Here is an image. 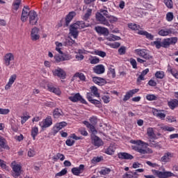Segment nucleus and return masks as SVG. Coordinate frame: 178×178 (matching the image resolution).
Wrapping results in <instances>:
<instances>
[{
    "label": "nucleus",
    "instance_id": "obj_1",
    "mask_svg": "<svg viewBox=\"0 0 178 178\" xmlns=\"http://www.w3.org/2000/svg\"><path fill=\"white\" fill-rule=\"evenodd\" d=\"M130 143L131 144H134V145L131 146L132 149H134V151H136V152H139V154L141 155H145L146 154H154L152 149L148 147H151L152 148H157L158 149H161V148H162V145H161L159 143L152 140H149V143L141 140H131Z\"/></svg>",
    "mask_w": 178,
    "mask_h": 178
},
{
    "label": "nucleus",
    "instance_id": "obj_2",
    "mask_svg": "<svg viewBox=\"0 0 178 178\" xmlns=\"http://www.w3.org/2000/svg\"><path fill=\"white\" fill-rule=\"evenodd\" d=\"M29 17V24L31 26H35L38 22V14L35 10H30L29 6H24L22 9L21 20L23 23L27 22V19Z\"/></svg>",
    "mask_w": 178,
    "mask_h": 178
},
{
    "label": "nucleus",
    "instance_id": "obj_3",
    "mask_svg": "<svg viewBox=\"0 0 178 178\" xmlns=\"http://www.w3.org/2000/svg\"><path fill=\"white\" fill-rule=\"evenodd\" d=\"M108 13V10L100 9L95 15L97 22H99L100 24L109 27L111 24H109V21L106 19V18L108 19L109 17Z\"/></svg>",
    "mask_w": 178,
    "mask_h": 178
},
{
    "label": "nucleus",
    "instance_id": "obj_4",
    "mask_svg": "<svg viewBox=\"0 0 178 178\" xmlns=\"http://www.w3.org/2000/svg\"><path fill=\"white\" fill-rule=\"evenodd\" d=\"M134 54L138 55V56H140V58L145 59V60H151L153 58L152 56L149 54V51L144 49H136L134 51Z\"/></svg>",
    "mask_w": 178,
    "mask_h": 178
},
{
    "label": "nucleus",
    "instance_id": "obj_5",
    "mask_svg": "<svg viewBox=\"0 0 178 178\" xmlns=\"http://www.w3.org/2000/svg\"><path fill=\"white\" fill-rule=\"evenodd\" d=\"M152 173L154 174L159 178H168V177H175V174L170 171H159L156 170H152Z\"/></svg>",
    "mask_w": 178,
    "mask_h": 178
},
{
    "label": "nucleus",
    "instance_id": "obj_6",
    "mask_svg": "<svg viewBox=\"0 0 178 178\" xmlns=\"http://www.w3.org/2000/svg\"><path fill=\"white\" fill-rule=\"evenodd\" d=\"M12 169L14 172L13 174V177H19L22 175V165L20 164H17L16 161H13L11 163Z\"/></svg>",
    "mask_w": 178,
    "mask_h": 178
},
{
    "label": "nucleus",
    "instance_id": "obj_7",
    "mask_svg": "<svg viewBox=\"0 0 178 178\" xmlns=\"http://www.w3.org/2000/svg\"><path fill=\"white\" fill-rule=\"evenodd\" d=\"M68 99L70 101H72V102H79V101H80L81 104H85L87 105V102L83 98V97H81L80 93L72 95V96L69 97Z\"/></svg>",
    "mask_w": 178,
    "mask_h": 178
},
{
    "label": "nucleus",
    "instance_id": "obj_8",
    "mask_svg": "<svg viewBox=\"0 0 178 178\" xmlns=\"http://www.w3.org/2000/svg\"><path fill=\"white\" fill-rule=\"evenodd\" d=\"M176 42H177V38L164 39L162 41V47L163 48H168V47H170L172 44H176Z\"/></svg>",
    "mask_w": 178,
    "mask_h": 178
},
{
    "label": "nucleus",
    "instance_id": "obj_9",
    "mask_svg": "<svg viewBox=\"0 0 178 178\" xmlns=\"http://www.w3.org/2000/svg\"><path fill=\"white\" fill-rule=\"evenodd\" d=\"M92 140V144L95 145V147H97V148H99V147H102L104 145V141L99 137L92 135L91 136Z\"/></svg>",
    "mask_w": 178,
    "mask_h": 178
},
{
    "label": "nucleus",
    "instance_id": "obj_10",
    "mask_svg": "<svg viewBox=\"0 0 178 178\" xmlns=\"http://www.w3.org/2000/svg\"><path fill=\"white\" fill-rule=\"evenodd\" d=\"M94 94L91 92L86 94V98L89 102H90V104H93V105H95L96 106H99L98 105H101V100L94 99Z\"/></svg>",
    "mask_w": 178,
    "mask_h": 178
},
{
    "label": "nucleus",
    "instance_id": "obj_11",
    "mask_svg": "<svg viewBox=\"0 0 178 178\" xmlns=\"http://www.w3.org/2000/svg\"><path fill=\"white\" fill-rule=\"evenodd\" d=\"M3 60L4 65H6V66H10V62H12V60H15V56L12 53L6 54L4 56Z\"/></svg>",
    "mask_w": 178,
    "mask_h": 178
},
{
    "label": "nucleus",
    "instance_id": "obj_12",
    "mask_svg": "<svg viewBox=\"0 0 178 178\" xmlns=\"http://www.w3.org/2000/svg\"><path fill=\"white\" fill-rule=\"evenodd\" d=\"M38 31H40V29H38L37 27L32 29L31 32V38L32 41H37V40H40V35L38 34Z\"/></svg>",
    "mask_w": 178,
    "mask_h": 178
},
{
    "label": "nucleus",
    "instance_id": "obj_13",
    "mask_svg": "<svg viewBox=\"0 0 178 178\" xmlns=\"http://www.w3.org/2000/svg\"><path fill=\"white\" fill-rule=\"evenodd\" d=\"M52 124V119L51 118H47L42 122H40V126L44 130V129H47Z\"/></svg>",
    "mask_w": 178,
    "mask_h": 178
},
{
    "label": "nucleus",
    "instance_id": "obj_14",
    "mask_svg": "<svg viewBox=\"0 0 178 178\" xmlns=\"http://www.w3.org/2000/svg\"><path fill=\"white\" fill-rule=\"evenodd\" d=\"M79 28L77 27V24H73L70 26V34L72 35L74 38H77L79 37Z\"/></svg>",
    "mask_w": 178,
    "mask_h": 178
},
{
    "label": "nucleus",
    "instance_id": "obj_15",
    "mask_svg": "<svg viewBox=\"0 0 178 178\" xmlns=\"http://www.w3.org/2000/svg\"><path fill=\"white\" fill-rule=\"evenodd\" d=\"M174 154L172 152H165L164 155L161 158V162H163L164 163H167V162H170V159L173 158Z\"/></svg>",
    "mask_w": 178,
    "mask_h": 178
},
{
    "label": "nucleus",
    "instance_id": "obj_16",
    "mask_svg": "<svg viewBox=\"0 0 178 178\" xmlns=\"http://www.w3.org/2000/svg\"><path fill=\"white\" fill-rule=\"evenodd\" d=\"M138 91H140V89H133L127 92L126 95L124 96L123 101H124V102L129 101V99H130L134 94H137Z\"/></svg>",
    "mask_w": 178,
    "mask_h": 178
},
{
    "label": "nucleus",
    "instance_id": "obj_17",
    "mask_svg": "<svg viewBox=\"0 0 178 178\" xmlns=\"http://www.w3.org/2000/svg\"><path fill=\"white\" fill-rule=\"evenodd\" d=\"M53 74L54 76L60 77V79H66V72L61 68H58L57 70H55L54 71H53Z\"/></svg>",
    "mask_w": 178,
    "mask_h": 178
},
{
    "label": "nucleus",
    "instance_id": "obj_18",
    "mask_svg": "<svg viewBox=\"0 0 178 178\" xmlns=\"http://www.w3.org/2000/svg\"><path fill=\"white\" fill-rule=\"evenodd\" d=\"M83 172H84V165L83 164H81L79 168H73L72 169V173H73L74 176H79Z\"/></svg>",
    "mask_w": 178,
    "mask_h": 178
},
{
    "label": "nucleus",
    "instance_id": "obj_19",
    "mask_svg": "<svg viewBox=\"0 0 178 178\" xmlns=\"http://www.w3.org/2000/svg\"><path fill=\"white\" fill-rule=\"evenodd\" d=\"M16 79H17V75L16 74H13L10 77L8 83L5 86V90L6 91H8V90H10V87H12V85L15 83Z\"/></svg>",
    "mask_w": 178,
    "mask_h": 178
},
{
    "label": "nucleus",
    "instance_id": "obj_20",
    "mask_svg": "<svg viewBox=\"0 0 178 178\" xmlns=\"http://www.w3.org/2000/svg\"><path fill=\"white\" fill-rule=\"evenodd\" d=\"M94 73L96 74H102L105 73V67L103 65H98L93 67Z\"/></svg>",
    "mask_w": 178,
    "mask_h": 178
},
{
    "label": "nucleus",
    "instance_id": "obj_21",
    "mask_svg": "<svg viewBox=\"0 0 178 178\" xmlns=\"http://www.w3.org/2000/svg\"><path fill=\"white\" fill-rule=\"evenodd\" d=\"M153 114L156 118H159V119H161V120H165V118H166V114L163 113L161 110L154 109Z\"/></svg>",
    "mask_w": 178,
    "mask_h": 178
},
{
    "label": "nucleus",
    "instance_id": "obj_22",
    "mask_svg": "<svg viewBox=\"0 0 178 178\" xmlns=\"http://www.w3.org/2000/svg\"><path fill=\"white\" fill-rule=\"evenodd\" d=\"M95 31L98 34H102L103 35H108V34H109V31L105 27L96 26Z\"/></svg>",
    "mask_w": 178,
    "mask_h": 178
},
{
    "label": "nucleus",
    "instance_id": "obj_23",
    "mask_svg": "<svg viewBox=\"0 0 178 178\" xmlns=\"http://www.w3.org/2000/svg\"><path fill=\"white\" fill-rule=\"evenodd\" d=\"M118 158H119V159L131 160V159H134V156H133V155H131L129 153L120 152V153H118Z\"/></svg>",
    "mask_w": 178,
    "mask_h": 178
},
{
    "label": "nucleus",
    "instance_id": "obj_24",
    "mask_svg": "<svg viewBox=\"0 0 178 178\" xmlns=\"http://www.w3.org/2000/svg\"><path fill=\"white\" fill-rule=\"evenodd\" d=\"M74 16H76V13L74 11L70 12L65 17V26L67 27V26L70 24V22H72V20H73V17H74Z\"/></svg>",
    "mask_w": 178,
    "mask_h": 178
},
{
    "label": "nucleus",
    "instance_id": "obj_25",
    "mask_svg": "<svg viewBox=\"0 0 178 178\" xmlns=\"http://www.w3.org/2000/svg\"><path fill=\"white\" fill-rule=\"evenodd\" d=\"M147 134L151 140L156 138V134H155V131H154V128L152 127H149L147 129Z\"/></svg>",
    "mask_w": 178,
    "mask_h": 178
},
{
    "label": "nucleus",
    "instance_id": "obj_26",
    "mask_svg": "<svg viewBox=\"0 0 178 178\" xmlns=\"http://www.w3.org/2000/svg\"><path fill=\"white\" fill-rule=\"evenodd\" d=\"M92 81H94L95 84H98V86H104V84L106 83L104 79L97 76L92 78Z\"/></svg>",
    "mask_w": 178,
    "mask_h": 178
},
{
    "label": "nucleus",
    "instance_id": "obj_27",
    "mask_svg": "<svg viewBox=\"0 0 178 178\" xmlns=\"http://www.w3.org/2000/svg\"><path fill=\"white\" fill-rule=\"evenodd\" d=\"M138 34L140 35H145L146 38H147V40H150L151 41L154 40V35L145 31H138Z\"/></svg>",
    "mask_w": 178,
    "mask_h": 178
},
{
    "label": "nucleus",
    "instance_id": "obj_28",
    "mask_svg": "<svg viewBox=\"0 0 178 178\" xmlns=\"http://www.w3.org/2000/svg\"><path fill=\"white\" fill-rule=\"evenodd\" d=\"M65 126H67V123L65 122H61L56 124L54 130L56 131V133H58L59 130H61V129H63V127H65Z\"/></svg>",
    "mask_w": 178,
    "mask_h": 178
},
{
    "label": "nucleus",
    "instance_id": "obj_29",
    "mask_svg": "<svg viewBox=\"0 0 178 178\" xmlns=\"http://www.w3.org/2000/svg\"><path fill=\"white\" fill-rule=\"evenodd\" d=\"M96 0H84L85 6H83V10H86L87 8H92L94 9V3L92 2H95Z\"/></svg>",
    "mask_w": 178,
    "mask_h": 178
},
{
    "label": "nucleus",
    "instance_id": "obj_30",
    "mask_svg": "<svg viewBox=\"0 0 178 178\" xmlns=\"http://www.w3.org/2000/svg\"><path fill=\"white\" fill-rule=\"evenodd\" d=\"M168 106L170 108V109H175V108H177L178 106V100L176 99H172L170 102H168Z\"/></svg>",
    "mask_w": 178,
    "mask_h": 178
},
{
    "label": "nucleus",
    "instance_id": "obj_31",
    "mask_svg": "<svg viewBox=\"0 0 178 178\" xmlns=\"http://www.w3.org/2000/svg\"><path fill=\"white\" fill-rule=\"evenodd\" d=\"M122 178H138V175L136 172H129L125 173L122 176Z\"/></svg>",
    "mask_w": 178,
    "mask_h": 178
},
{
    "label": "nucleus",
    "instance_id": "obj_32",
    "mask_svg": "<svg viewBox=\"0 0 178 178\" xmlns=\"http://www.w3.org/2000/svg\"><path fill=\"white\" fill-rule=\"evenodd\" d=\"M86 9H87L86 13L82 17L83 20H88V19H90V17L92 13V9H93L92 8H87Z\"/></svg>",
    "mask_w": 178,
    "mask_h": 178
},
{
    "label": "nucleus",
    "instance_id": "obj_33",
    "mask_svg": "<svg viewBox=\"0 0 178 178\" xmlns=\"http://www.w3.org/2000/svg\"><path fill=\"white\" fill-rule=\"evenodd\" d=\"M159 35H161L163 37L169 35V34H172V29H161L159 31Z\"/></svg>",
    "mask_w": 178,
    "mask_h": 178
},
{
    "label": "nucleus",
    "instance_id": "obj_34",
    "mask_svg": "<svg viewBox=\"0 0 178 178\" xmlns=\"http://www.w3.org/2000/svg\"><path fill=\"white\" fill-rule=\"evenodd\" d=\"M20 5H22V0H15L13 3V10H18Z\"/></svg>",
    "mask_w": 178,
    "mask_h": 178
},
{
    "label": "nucleus",
    "instance_id": "obj_35",
    "mask_svg": "<svg viewBox=\"0 0 178 178\" xmlns=\"http://www.w3.org/2000/svg\"><path fill=\"white\" fill-rule=\"evenodd\" d=\"M47 87L48 90H50L51 92H54V94H56V95H60V90L56 88L51 85H48Z\"/></svg>",
    "mask_w": 178,
    "mask_h": 178
},
{
    "label": "nucleus",
    "instance_id": "obj_36",
    "mask_svg": "<svg viewBox=\"0 0 178 178\" xmlns=\"http://www.w3.org/2000/svg\"><path fill=\"white\" fill-rule=\"evenodd\" d=\"M77 25L78 29H86V27H89L90 24H86V22L83 21H79L75 23Z\"/></svg>",
    "mask_w": 178,
    "mask_h": 178
},
{
    "label": "nucleus",
    "instance_id": "obj_37",
    "mask_svg": "<svg viewBox=\"0 0 178 178\" xmlns=\"http://www.w3.org/2000/svg\"><path fill=\"white\" fill-rule=\"evenodd\" d=\"M53 161L56 162L60 159V161H65V155L60 154V153H57L56 156H53L52 158Z\"/></svg>",
    "mask_w": 178,
    "mask_h": 178
},
{
    "label": "nucleus",
    "instance_id": "obj_38",
    "mask_svg": "<svg viewBox=\"0 0 178 178\" xmlns=\"http://www.w3.org/2000/svg\"><path fill=\"white\" fill-rule=\"evenodd\" d=\"M0 147L4 148V149H9V146L6 145V140L2 138V136H0Z\"/></svg>",
    "mask_w": 178,
    "mask_h": 178
},
{
    "label": "nucleus",
    "instance_id": "obj_39",
    "mask_svg": "<svg viewBox=\"0 0 178 178\" xmlns=\"http://www.w3.org/2000/svg\"><path fill=\"white\" fill-rule=\"evenodd\" d=\"M115 147L113 145H110L105 151L106 154L108 155H113V152H115Z\"/></svg>",
    "mask_w": 178,
    "mask_h": 178
},
{
    "label": "nucleus",
    "instance_id": "obj_40",
    "mask_svg": "<svg viewBox=\"0 0 178 178\" xmlns=\"http://www.w3.org/2000/svg\"><path fill=\"white\" fill-rule=\"evenodd\" d=\"M38 135V127H33L31 129V136L33 137V140H35V137Z\"/></svg>",
    "mask_w": 178,
    "mask_h": 178
},
{
    "label": "nucleus",
    "instance_id": "obj_41",
    "mask_svg": "<svg viewBox=\"0 0 178 178\" xmlns=\"http://www.w3.org/2000/svg\"><path fill=\"white\" fill-rule=\"evenodd\" d=\"M163 2L168 9H173V1L172 0H163Z\"/></svg>",
    "mask_w": 178,
    "mask_h": 178
},
{
    "label": "nucleus",
    "instance_id": "obj_42",
    "mask_svg": "<svg viewBox=\"0 0 178 178\" xmlns=\"http://www.w3.org/2000/svg\"><path fill=\"white\" fill-rule=\"evenodd\" d=\"M91 92L95 95V97H97V98H99V94L98 93V88L95 86H92L90 88Z\"/></svg>",
    "mask_w": 178,
    "mask_h": 178
},
{
    "label": "nucleus",
    "instance_id": "obj_43",
    "mask_svg": "<svg viewBox=\"0 0 178 178\" xmlns=\"http://www.w3.org/2000/svg\"><path fill=\"white\" fill-rule=\"evenodd\" d=\"M129 29L131 30L137 31L140 30V25H137L136 24H128Z\"/></svg>",
    "mask_w": 178,
    "mask_h": 178
},
{
    "label": "nucleus",
    "instance_id": "obj_44",
    "mask_svg": "<svg viewBox=\"0 0 178 178\" xmlns=\"http://www.w3.org/2000/svg\"><path fill=\"white\" fill-rule=\"evenodd\" d=\"M107 40L108 41H119V40H120V37L112 34L110 37L107 38Z\"/></svg>",
    "mask_w": 178,
    "mask_h": 178
},
{
    "label": "nucleus",
    "instance_id": "obj_45",
    "mask_svg": "<svg viewBox=\"0 0 178 178\" xmlns=\"http://www.w3.org/2000/svg\"><path fill=\"white\" fill-rule=\"evenodd\" d=\"M95 54L101 56V58H105V56H106V53L105 51L99 50L95 51Z\"/></svg>",
    "mask_w": 178,
    "mask_h": 178
},
{
    "label": "nucleus",
    "instance_id": "obj_46",
    "mask_svg": "<svg viewBox=\"0 0 178 178\" xmlns=\"http://www.w3.org/2000/svg\"><path fill=\"white\" fill-rule=\"evenodd\" d=\"M55 59L56 62H61V60H69L70 59V56H67V58H63V57L60 56H55Z\"/></svg>",
    "mask_w": 178,
    "mask_h": 178
},
{
    "label": "nucleus",
    "instance_id": "obj_47",
    "mask_svg": "<svg viewBox=\"0 0 178 178\" xmlns=\"http://www.w3.org/2000/svg\"><path fill=\"white\" fill-rule=\"evenodd\" d=\"M62 115V110H59L58 108H56L54 111V117L55 118H59Z\"/></svg>",
    "mask_w": 178,
    "mask_h": 178
},
{
    "label": "nucleus",
    "instance_id": "obj_48",
    "mask_svg": "<svg viewBox=\"0 0 178 178\" xmlns=\"http://www.w3.org/2000/svg\"><path fill=\"white\" fill-rule=\"evenodd\" d=\"M175 17V15H173V13L169 12L166 14V20L168 22H172Z\"/></svg>",
    "mask_w": 178,
    "mask_h": 178
},
{
    "label": "nucleus",
    "instance_id": "obj_49",
    "mask_svg": "<svg viewBox=\"0 0 178 178\" xmlns=\"http://www.w3.org/2000/svg\"><path fill=\"white\" fill-rule=\"evenodd\" d=\"M161 129H162V130H164V131H175V128L166 125L161 126Z\"/></svg>",
    "mask_w": 178,
    "mask_h": 178
},
{
    "label": "nucleus",
    "instance_id": "obj_50",
    "mask_svg": "<svg viewBox=\"0 0 178 178\" xmlns=\"http://www.w3.org/2000/svg\"><path fill=\"white\" fill-rule=\"evenodd\" d=\"M99 173L101 175H103L104 176H106V175H109V173H111V169L110 168H104L99 171Z\"/></svg>",
    "mask_w": 178,
    "mask_h": 178
},
{
    "label": "nucleus",
    "instance_id": "obj_51",
    "mask_svg": "<svg viewBox=\"0 0 178 178\" xmlns=\"http://www.w3.org/2000/svg\"><path fill=\"white\" fill-rule=\"evenodd\" d=\"M74 77H79L80 80H82L83 81L86 80V76H84V74L83 73L77 72L74 74Z\"/></svg>",
    "mask_w": 178,
    "mask_h": 178
},
{
    "label": "nucleus",
    "instance_id": "obj_52",
    "mask_svg": "<svg viewBox=\"0 0 178 178\" xmlns=\"http://www.w3.org/2000/svg\"><path fill=\"white\" fill-rule=\"evenodd\" d=\"M75 42H76L74 40H73L72 39H70V38H67L65 41V45H68L70 47H72V45H73V44H74Z\"/></svg>",
    "mask_w": 178,
    "mask_h": 178
},
{
    "label": "nucleus",
    "instance_id": "obj_53",
    "mask_svg": "<svg viewBox=\"0 0 178 178\" xmlns=\"http://www.w3.org/2000/svg\"><path fill=\"white\" fill-rule=\"evenodd\" d=\"M156 79H163L165 76L163 72L158 71L155 74Z\"/></svg>",
    "mask_w": 178,
    "mask_h": 178
},
{
    "label": "nucleus",
    "instance_id": "obj_54",
    "mask_svg": "<svg viewBox=\"0 0 178 178\" xmlns=\"http://www.w3.org/2000/svg\"><path fill=\"white\" fill-rule=\"evenodd\" d=\"M107 19H109L110 23H116V22H118V17L113 15H108V17H107Z\"/></svg>",
    "mask_w": 178,
    "mask_h": 178
},
{
    "label": "nucleus",
    "instance_id": "obj_55",
    "mask_svg": "<svg viewBox=\"0 0 178 178\" xmlns=\"http://www.w3.org/2000/svg\"><path fill=\"white\" fill-rule=\"evenodd\" d=\"M146 99L147 101H155L156 99V96H155V95H147Z\"/></svg>",
    "mask_w": 178,
    "mask_h": 178
},
{
    "label": "nucleus",
    "instance_id": "obj_56",
    "mask_svg": "<svg viewBox=\"0 0 178 178\" xmlns=\"http://www.w3.org/2000/svg\"><path fill=\"white\" fill-rule=\"evenodd\" d=\"M130 63L134 69H137V61H136V59L133 58H130Z\"/></svg>",
    "mask_w": 178,
    "mask_h": 178
},
{
    "label": "nucleus",
    "instance_id": "obj_57",
    "mask_svg": "<svg viewBox=\"0 0 178 178\" xmlns=\"http://www.w3.org/2000/svg\"><path fill=\"white\" fill-rule=\"evenodd\" d=\"M66 173H67V170L63 169L60 172H58L57 174H56V177L65 176V175H66Z\"/></svg>",
    "mask_w": 178,
    "mask_h": 178
},
{
    "label": "nucleus",
    "instance_id": "obj_58",
    "mask_svg": "<svg viewBox=\"0 0 178 178\" xmlns=\"http://www.w3.org/2000/svg\"><path fill=\"white\" fill-rule=\"evenodd\" d=\"M10 111L8 108H0V115H8Z\"/></svg>",
    "mask_w": 178,
    "mask_h": 178
},
{
    "label": "nucleus",
    "instance_id": "obj_59",
    "mask_svg": "<svg viewBox=\"0 0 178 178\" xmlns=\"http://www.w3.org/2000/svg\"><path fill=\"white\" fill-rule=\"evenodd\" d=\"M153 43L154 45H155L156 48H157V49H159V48L162 47V42H161V40L154 41L153 42Z\"/></svg>",
    "mask_w": 178,
    "mask_h": 178
},
{
    "label": "nucleus",
    "instance_id": "obj_60",
    "mask_svg": "<svg viewBox=\"0 0 178 178\" xmlns=\"http://www.w3.org/2000/svg\"><path fill=\"white\" fill-rule=\"evenodd\" d=\"M109 74H111V77L113 79H115V77H116V73L115 72V68L110 67V69H109Z\"/></svg>",
    "mask_w": 178,
    "mask_h": 178
},
{
    "label": "nucleus",
    "instance_id": "obj_61",
    "mask_svg": "<svg viewBox=\"0 0 178 178\" xmlns=\"http://www.w3.org/2000/svg\"><path fill=\"white\" fill-rule=\"evenodd\" d=\"M91 65H97V63H99V58L95 57L90 60Z\"/></svg>",
    "mask_w": 178,
    "mask_h": 178
},
{
    "label": "nucleus",
    "instance_id": "obj_62",
    "mask_svg": "<svg viewBox=\"0 0 178 178\" xmlns=\"http://www.w3.org/2000/svg\"><path fill=\"white\" fill-rule=\"evenodd\" d=\"M118 52H119L120 55H124L126 54V47H121L118 49Z\"/></svg>",
    "mask_w": 178,
    "mask_h": 178
},
{
    "label": "nucleus",
    "instance_id": "obj_63",
    "mask_svg": "<svg viewBox=\"0 0 178 178\" xmlns=\"http://www.w3.org/2000/svg\"><path fill=\"white\" fill-rule=\"evenodd\" d=\"M65 144L68 145V147H72L74 144V140L67 139L65 142Z\"/></svg>",
    "mask_w": 178,
    "mask_h": 178
},
{
    "label": "nucleus",
    "instance_id": "obj_64",
    "mask_svg": "<svg viewBox=\"0 0 178 178\" xmlns=\"http://www.w3.org/2000/svg\"><path fill=\"white\" fill-rule=\"evenodd\" d=\"M34 155H35V151L31 149H29L28 152V156H29L30 158H32L33 156H34Z\"/></svg>",
    "mask_w": 178,
    "mask_h": 178
}]
</instances>
